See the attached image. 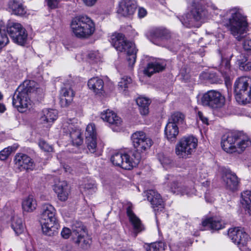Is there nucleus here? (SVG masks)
<instances>
[{"instance_id": "nucleus-1", "label": "nucleus", "mask_w": 251, "mask_h": 251, "mask_svg": "<svg viewBox=\"0 0 251 251\" xmlns=\"http://www.w3.org/2000/svg\"><path fill=\"white\" fill-rule=\"evenodd\" d=\"M42 91L35 81L30 80H25L17 88L13 96V105L20 112H24L25 109L31 105V96Z\"/></svg>"}, {"instance_id": "nucleus-2", "label": "nucleus", "mask_w": 251, "mask_h": 251, "mask_svg": "<svg viewBox=\"0 0 251 251\" xmlns=\"http://www.w3.org/2000/svg\"><path fill=\"white\" fill-rule=\"evenodd\" d=\"M221 144L226 152L240 154L251 145V141L242 131L233 130L222 136Z\"/></svg>"}, {"instance_id": "nucleus-3", "label": "nucleus", "mask_w": 251, "mask_h": 251, "mask_svg": "<svg viewBox=\"0 0 251 251\" xmlns=\"http://www.w3.org/2000/svg\"><path fill=\"white\" fill-rule=\"evenodd\" d=\"M55 208L49 203L42 205L40 223L43 233L48 236H53L57 233L59 224L57 219Z\"/></svg>"}, {"instance_id": "nucleus-4", "label": "nucleus", "mask_w": 251, "mask_h": 251, "mask_svg": "<svg viewBox=\"0 0 251 251\" xmlns=\"http://www.w3.org/2000/svg\"><path fill=\"white\" fill-rule=\"evenodd\" d=\"M111 43L118 51L126 54L128 65L132 67L136 58L137 50L134 43L127 40L123 33L117 32L111 35Z\"/></svg>"}, {"instance_id": "nucleus-5", "label": "nucleus", "mask_w": 251, "mask_h": 251, "mask_svg": "<svg viewBox=\"0 0 251 251\" xmlns=\"http://www.w3.org/2000/svg\"><path fill=\"white\" fill-rule=\"evenodd\" d=\"M230 15L228 25L231 34L238 40L242 39L247 26L246 17L243 14L242 9L234 8L226 12V16Z\"/></svg>"}, {"instance_id": "nucleus-6", "label": "nucleus", "mask_w": 251, "mask_h": 251, "mask_svg": "<svg viewBox=\"0 0 251 251\" xmlns=\"http://www.w3.org/2000/svg\"><path fill=\"white\" fill-rule=\"evenodd\" d=\"M71 26L75 36L80 38L90 37L95 30L94 22L86 16L75 17L72 20Z\"/></svg>"}, {"instance_id": "nucleus-7", "label": "nucleus", "mask_w": 251, "mask_h": 251, "mask_svg": "<svg viewBox=\"0 0 251 251\" xmlns=\"http://www.w3.org/2000/svg\"><path fill=\"white\" fill-rule=\"evenodd\" d=\"M234 93L236 101L240 104L251 102V79L247 76L237 79L234 84Z\"/></svg>"}, {"instance_id": "nucleus-8", "label": "nucleus", "mask_w": 251, "mask_h": 251, "mask_svg": "<svg viewBox=\"0 0 251 251\" xmlns=\"http://www.w3.org/2000/svg\"><path fill=\"white\" fill-rule=\"evenodd\" d=\"M132 144L135 151L133 152L138 154L141 160L150 150L153 144L152 140L146 134L141 131H136L131 136Z\"/></svg>"}, {"instance_id": "nucleus-9", "label": "nucleus", "mask_w": 251, "mask_h": 251, "mask_svg": "<svg viewBox=\"0 0 251 251\" xmlns=\"http://www.w3.org/2000/svg\"><path fill=\"white\" fill-rule=\"evenodd\" d=\"M198 145V139L193 135L181 138L176 146L175 152L179 157L186 159L195 151Z\"/></svg>"}, {"instance_id": "nucleus-10", "label": "nucleus", "mask_w": 251, "mask_h": 251, "mask_svg": "<svg viewBox=\"0 0 251 251\" xmlns=\"http://www.w3.org/2000/svg\"><path fill=\"white\" fill-rule=\"evenodd\" d=\"M225 97L220 91L209 90L204 93L201 98V104L212 109L221 108L225 104Z\"/></svg>"}, {"instance_id": "nucleus-11", "label": "nucleus", "mask_w": 251, "mask_h": 251, "mask_svg": "<svg viewBox=\"0 0 251 251\" xmlns=\"http://www.w3.org/2000/svg\"><path fill=\"white\" fill-rule=\"evenodd\" d=\"M146 35L152 43L161 46L167 44L172 37L171 31L162 26L151 28Z\"/></svg>"}, {"instance_id": "nucleus-12", "label": "nucleus", "mask_w": 251, "mask_h": 251, "mask_svg": "<svg viewBox=\"0 0 251 251\" xmlns=\"http://www.w3.org/2000/svg\"><path fill=\"white\" fill-rule=\"evenodd\" d=\"M7 31L14 43L21 46H25L26 44L28 34L21 24L9 23L7 25Z\"/></svg>"}, {"instance_id": "nucleus-13", "label": "nucleus", "mask_w": 251, "mask_h": 251, "mask_svg": "<svg viewBox=\"0 0 251 251\" xmlns=\"http://www.w3.org/2000/svg\"><path fill=\"white\" fill-rule=\"evenodd\" d=\"M228 236L237 245L241 251H249L247 246L249 237L243 230L239 227L230 228L228 231Z\"/></svg>"}, {"instance_id": "nucleus-14", "label": "nucleus", "mask_w": 251, "mask_h": 251, "mask_svg": "<svg viewBox=\"0 0 251 251\" xmlns=\"http://www.w3.org/2000/svg\"><path fill=\"white\" fill-rule=\"evenodd\" d=\"M222 178L226 189L231 192L238 190L240 179L229 169L223 170Z\"/></svg>"}, {"instance_id": "nucleus-15", "label": "nucleus", "mask_w": 251, "mask_h": 251, "mask_svg": "<svg viewBox=\"0 0 251 251\" xmlns=\"http://www.w3.org/2000/svg\"><path fill=\"white\" fill-rule=\"evenodd\" d=\"M191 6V13L197 22L204 19L207 16L208 11L205 0H193Z\"/></svg>"}, {"instance_id": "nucleus-16", "label": "nucleus", "mask_w": 251, "mask_h": 251, "mask_svg": "<svg viewBox=\"0 0 251 251\" xmlns=\"http://www.w3.org/2000/svg\"><path fill=\"white\" fill-rule=\"evenodd\" d=\"M15 167L19 171L33 170L34 164L33 160L27 154L17 153L14 158Z\"/></svg>"}, {"instance_id": "nucleus-17", "label": "nucleus", "mask_w": 251, "mask_h": 251, "mask_svg": "<svg viewBox=\"0 0 251 251\" xmlns=\"http://www.w3.org/2000/svg\"><path fill=\"white\" fill-rule=\"evenodd\" d=\"M86 144L89 151L94 153L97 151V132L94 124H89L85 132Z\"/></svg>"}, {"instance_id": "nucleus-18", "label": "nucleus", "mask_w": 251, "mask_h": 251, "mask_svg": "<svg viewBox=\"0 0 251 251\" xmlns=\"http://www.w3.org/2000/svg\"><path fill=\"white\" fill-rule=\"evenodd\" d=\"M148 200L151 202L155 214L162 211L164 208V202L161 195L154 190H149L146 192Z\"/></svg>"}, {"instance_id": "nucleus-19", "label": "nucleus", "mask_w": 251, "mask_h": 251, "mask_svg": "<svg viewBox=\"0 0 251 251\" xmlns=\"http://www.w3.org/2000/svg\"><path fill=\"white\" fill-rule=\"evenodd\" d=\"M132 206L128 205L126 208V215L129 221L132 226L133 229L136 235L145 230V226L141 220L135 214L132 210Z\"/></svg>"}, {"instance_id": "nucleus-20", "label": "nucleus", "mask_w": 251, "mask_h": 251, "mask_svg": "<svg viewBox=\"0 0 251 251\" xmlns=\"http://www.w3.org/2000/svg\"><path fill=\"white\" fill-rule=\"evenodd\" d=\"M137 8V3L135 0H123L120 2L117 12L123 16L133 14Z\"/></svg>"}, {"instance_id": "nucleus-21", "label": "nucleus", "mask_w": 251, "mask_h": 251, "mask_svg": "<svg viewBox=\"0 0 251 251\" xmlns=\"http://www.w3.org/2000/svg\"><path fill=\"white\" fill-rule=\"evenodd\" d=\"M166 66V62L161 60L149 63L143 71L144 74L148 76H151L154 73H159L164 70Z\"/></svg>"}, {"instance_id": "nucleus-22", "label": "nucleus", "mask_w": 251, "mask_h": 251, "mask_svg": "<svg viewBox=\"0 0 251 251\" xmlns=\"http://www.w3.org/2000/svg\"><path fill=\"white\" fill-rule=\"evenodd\" d=\"M170 190L174 194L180 195L181 196L187 195L191 196L195 192L194 188H188L182 185L177 181H174L171 184Z\"/></svg>"}, {"instance_id": "nucleus-23", "label": "nucleus", "mask_w": 251, "mask_h": 251, "mask_svg": "<svg viewBox=\"0 0 251 251\" xmlns=\"http://www.w3.org/2000/svg\"><path fill=\"white\" fill-rule=\"evenodd\" d=\"M233 55L226 57L221 55V63L219 66L220 71L225 77L227 79L230 78L231 73L230 60Z\"/></svg>"}, {"instance_id": "nucleus-24", "label": "nucleus", "mask_w": 251, "mask_h": 251, "mask_svg": "<svg viewBox=\"0 0 251 251\" xmlns=\"http://www.w3.org/2000/svg\"><path fill=\"white\" fill-rule=\"evenodd\" d=\"M75 93L71 88H63L60 91V103L62 107H67L73 101Z\"/></svg>"}, {"instance_id": "nucleus-25", "label": "nucleus", "mask_w": 251, "mask_h": 251, "mask_svg": "<svg viewBox=\"0 0 251 251\" xmlns=\"http://www.w3.org/2000/svg\"><path fill=\"white\" fill-rule=\"evenodd\" d=\"M53 190L57 194L59 199L61 201L67 200L69 195V189L67 182L62 181L59 182L54 186Z\"/></svg>"}, {"instance_id": "nucleus-26", "label": "nucleus", "mask_w": 251, "mask_h": 251, "mask_svg": "<svg viewBox=\"0 0 251 251\" xmlns=\"http://www.w3.org/2000/svg\"><path fill=\"white\" fill-rule=\"evenodd\" d=\"M101 118L104 121L111 125L119 126L122 123L121 119L117 114L109 109L103 111L101 114Z\"/></svg>"}, {"instance_id": "nucleus-27", "label": "nucleus", "mask_w": 251, "mask_h": 251, "mask_svg": "<svg viewBox=\"0 0 251 251\" xmlns=\"http://www.w3.org/2000/svg\"><path fill=\"white\" fill-rule=\"evenodd\" d=\"M165 135L170 142H175L179 130L176 125L173 123L168 122L165 128Z\"/></svg>"}, {"instance_id": "nucleus-28", "label": "nucleus", "mask_w": 251, "mask_h": 251, "mask_svg": "<svg viewBox=\"0 0 251 251\" xmlns=\"http://www.w3.org/2000/svg\"><path fill=\"white\" fill-rule=\"evenodd\" d=\"M202 226L213 230H219L224 227L221 220L217 217H209L204 220L202 222Z\"/></svg>"}, {"instance_id": "nucleus-29", "label": "nucleus", "mask_w": 251, "mask_h": 251, "mask_svg": "<svg viewBox=\"0 0 251 251\" xmlns=\"http://www.w3.org/2000/svg\"><path fill=\"white\" fill-rule=\"evenodd\" d=\"M104 82L102 79L98 77H94L88 81L89 88L96 94L101 93L103 91Z\"/></svg>"}, {"instance_id": "nucleus-30", "label": "nucleus", "mask_w": 251, "mask_h": 251, "mask_svg": "<svg viewBox=\"0 0 251 251\" xmlns=\"http://www.w3.org/2000/svg\"><path fill=\"white\" fill-rule=\"evenodd\" d=\"M70 137L74 145L79 146L83 143L82 133L80 129L70 127Z\"/></svg>"}, {"instance_id": "nucleus-31", "label": "nucleus", "mask_w": 251, "mask_h": 251, "mask_svg": "<svg viewBox=\"0 0 251 251\" xmlns=\"http://www.w3.org/2000/svg\"><path fill=\"white\" fill-rule=\"evenodd\" d=\"M57 119V112L53 109H45L42 111L40 118L43 123H53Z\"/></svg>"}, {"instance_id": "nucleus-32", "label": "nucleus", "mask_w": 251, "mask_h": 251, "mask_svg": "<svg viewBox=\"0 0 251 251\" xmlns=\"http://www.w3.org/2000/svg\"><path fill=\"white\" fill-rule=\"evenodd\" d=\"M123 159V163H126L127 165H129L130 170L137 165L141 160L139 155H136L133 152H130V154L124 153Z\"/></svg>"}, {"instance_id": "nucleus-33", "label": "nucleus", "mask_w": 251, "mask_h": 251, "mask_svg": "<svg viewBox=\"0 0 251 251\" xmlns=\"http://www.w3.org/2000/svg\"><path fill=\"white\" fill-rule=\"evenodd\" d=\"M136 103L139 106L140 113L142 115H146L149 113V106L151 103L149 99L144 97H139L136 99Z\"/></svg>"}, {"instance_id": "nucleus-34", "label": "nucleus", "mask_w": 251, "mask_h": 251, "mask_svg": "<svg viewBox=\"0 0 251 251\" xmlns=\"http://www.w3.org/2000/svg\"><path fill=\"white\" fill-rule=\"evenodd\" d=\"M75 236H76L77 238L75 241L76 244L84 249L89 248L91 240L87 232H83V233H80V234Z\"/></svg>"}, {"instance_id": "nucleus-35", "label": "nucleus", "mask_w": 251, "mask_h": 251, "mask_svg": "<svg viewBox=\"0 0 251 251\" xmlns=\"http://www.w3.org/2000/svg\"><path fill=\"white\" fill-rule=\"evenodd\" d=\"M182 24L186 27L191 28L196 26L197 22L191 13H186L181 16H177Z\"/></svg>"}, {"instance_id": "nucleus-36", "label": "nucleus", "mask_w": 251, "mask_h": 251, "mask_svg": "<svg viewBox=\"0 0 251 251\" xmlns=\"http://www.w3.org/2000/svg\"><path fill=\"white\" fill-rule=\"evenodd\" d=\"M124 154L121 153H116L111 157V161L112 163L117 166H120L122 168L125 170H130L129 165H127L126 163H123Z\"/></svg>"}, {"instance_id": "nucleus-37", "label": "nucleus", "mask_w": 251, "mask_h": 251, "mask_svg": "<svg viewBox=\"0 0 251 251\" xmlns=\"http://www.w3.org/2000/svg\"><path fill=\"white\" fill-rule=\"evenodd\" d=\"M241 203L246 210L251 215V191L247 190L241 193Z\"/></svg>"}, {"instance_id": "nucleus-38", "label": "nucleus", "mask_w": 251, "mask_h": 251, "mask_svg": "<svg viewBox=\"0 0 251 251\" xmlns=\"http://www.w3.org/2000/svg\"><path fill=\"white\" fill-rule=\"evenodd\" d=\"M9 7L12 10V13L16 15H23L25 13V10L22 4L13 0L9 3Z\"/></svg>"}, {"instance_id": "nucleus-39", "label": "nucleus", "mask_w": 251, "mask_h": 251, "mask_svg": "<svg viewBox=\"0 0 251 251\" xmlns=\"http://www.w3.org/2000/svg\"><path fill=\"white\" fill-rule=\"evenodd\" d=\"M36 203L32 196H29L22 202V207L25 211L32 212L36 208Z\"/></svg>"}, {"instance_id": "nucleus-40", "label": "nucleus", "mask_w": 251, "mask_h": 251, "mask_svg": "<svg viewBox=\"0 0 251 251\" xmlns=\"http://www.w3.org/2000/svg\"><path fill=\"white\" fill-rule=\"evenodd\" d=\"M237 62L240 70L244 71H249L251 70V62L249 61L245 55L241 54Z\"/></svg>"}, {"instance_id": "nucleus-41", "label": "nucleus", "mask_w": 251, "mask_h": 251, "mask_svg": "<svg viewBox=\"0 0 251 251\" xmlns=\"http://www.w3.org/2000/svg\"><path fill=\"white\" fill-rule=\"evenodd\" d=\"M11 227L16 234L19 235L22 233L24 230L22 219L18 217H14Z\"/></svg>"}, {"instance_id": "nucleus-42", "label": "nucleus", "mask_w": 251, "mask_h": 251, "mask_svg": "<svg viewBox=\"0 0 251 251\" xmlns=\"http://www.w3.org/2000/svg\"><path fill=\"white\" fill-rule=\"evenodd\" d=\"M166 247L164 242L159 241L152 243L148 245L147 251H163Z\"/></svg>"}, {"instance_id": "nucleus-43", "label": "nucleus", "mask_w": 251, "mask_h": 251, "mask_svg": "<svg viewBox=\"0 0 251 251\" xmlns=\"http://www.w3.org/2000/svg\"><path fill=\"white\" fill-rule=\"evenodd\" d=\"M73 234L74 236L83 233V232H87V229L82 223L79 221L75 222L72 226Z\"/></svg>"}, {"instance_id": "nucleus-44", "label": "nucleus", "mask_w": 251, "mask_h": 251, "mask_svg": "<svg viewBox=\"0 0 251 251\" xmlns=\"http://www.w3.org/2000/svg\"><path fill=\"white\" fill-rule=\"evenodd\" d=\"M184 120V115L180 112H175L172 115L168 122L173 123L177 126L183 123Z\"/></svg>"}, {"instance_id": "nucleus-45", "label": "nucleus", "mask_w": 251, "mask_h": 251, "mask_svg": "<svg viewBox=\"0 0 251 251\" xmlns=\"http://www.w3.org/2000/svg\"><path fill=\"white\" fill-rule=\"evenodd\" d=\"M9 42V40L4 29L0 27V50Z\"/></svg>"}, {"instance_id": "nucleus-46", "label": "nucleus", "mask_w": 251, "mask_h": 251, "mask_svg": "<svg viewBox=\"0 0 251 251\" xmlns=\"http://www.w3.org/2000/svg\"><path fill=\"white\" fill-rule=\"evenodd\" d=\"M157 158L163 167H165L172 162L171 158L166 156L163 153H158Z\"/></svg>"}, {"instance_id": "nucleus-47", "label": "nucleus", "mask_w": 251, "mask_h": 251, "mask_svg": "<svg viewBox=\"0 0 251 251\" xmlns=\"http://www.w3.org/2000/svg\"><path fill=\"white\" fill-rule=\"evenodd\" d=\"M38 146L42 151L45 152H50L53 151L52 147L43 139L39 140Z\"/></svg>"}, {"instance_id": "nucleus-48", "label": "nucleus", "mask_w": 251, "mask_h": 251, "mask_svg": "<svg viewBox=\"0 0 251 251\" xmlns=\"http://www.w3.org/2000/svg\"><path fill=\"white\" fill-rule=\"evenodd\" d=\"M87 58L90 62H97L100 60V56L98 51H90L87 54Z\"/></svg>"}, {"instance_id": "nucleus-49", "label": "nucleus", "mask_w": 251, "mask_h": 251, "mask_svg": "<svg viewBox=\"0 0 251 251\" xmlns=\"http://www.w3.org/2000/svg\"><path fill=\"white\" fill-rule=\"evenodd\" d=\"M131 83V79L127 76H124L122 78L121 81L119 82L118 86L120 88L124 89V90L127 88Z\"/></svg>"}, {"instance_id": "nucleus-50", "label": "nucleus", "mask_w": 251, "mask_h": 251, "mask_svg": "<svg viewBox=\"0 0 251 251\" xmlns=\"http://www.w3.org/2000/svg\"><path fill=\"white\" fill-rule=\"evenodd\" d=\"M180 42L178 41H173L172 38L169 40L168 43L166 45L168 46V48L170 49L173 51L176 52L179 49L180 46Z\"/></svg>"}, {"instance_id": "nucleus-51", "label": "nucleus", "mask_w": 251, "mask_h": 251, "mask_svg": "<svg viewBox=\"0 0 251 251\" xmlns=\"http://www.w3.org/2000/svg\"><path fill=\"white\" fill-rule=\"evenodd\" d=\"M12 151V148L8 147L0 151V159L1 160H5L11 154Z\"/></svg>"}, {"instance_id": "nucleus-52", "label": "nucleus", "mask_w": 251, "mask_h": 251, "mask_svg": "<svg viewBox=\"0 0 251 251\" xmlns=\"http://www.w3.org/2000/svg\"><path fill=\"white\" fill-rule=\"evenodd\" d=\"M243 48L249 55H251V39H246L243 43Z\"/></svg>"}, {"instance_id": "nucleus-53", "label": "nucleus", "mask_w": 251, "mask_h": 251, "mask_svg": "<svg viewBox=\"0 0 251 251\" xmlns=\"http://www.w3.org/2000/svg\"><path fill=\"white\" fill-rule=\"evenodd\" d=\"M48 6L51 9H54L57 7L59 0H46Z\"/></svg>"}, {"instance_id": "nucleus-54", "label": "nucleus", "mask_w": 251, "mask_h": 251, "mask_svg": "<svg viewBox=\"0 0 251 251\" xmlns=\"http://www.w3.org/2000/svg\"><path fill=\"white\" fill-rule=\"evenodd\" d=\"M71 234V230L67 227H64L61 232L62 237L64 239H68Z\"/></svg>"}, {"instance_id": "nucleus-55", "label": "nucleus", "mask_w": 251, "mask_h": 251, "mask_svg": "<svg viewBox=\"0 0 251 251\" xmlns=\"http://www.w3.org/2000/svg\"><path fill=\"white\" fill-rule=\"evenodd\" d=\"M197 119L199 120H201L202 123L206 124L207 125H208V119L204 117L202 112L201 111H198L197 114Z\"/></svg>"}, {"instance_id": "nucleus-56", "label": "nucleus", "mask_w": 251, "mask_h": 251, "mask_svg": "<svg viewBox=\"0 0 251 251\" xmlns=\"http://www.w3.org/2000/svg\"><path fill=\"white\" fill-rule=\"evenodd\" d=\"M147 14L146 10L144 8H139L138 9V15L140 18H144Z\"/></svg>"}, {"instance_id": "nucleus-57", "label": "nucleus", "mask_w": 251, "mask_h": 251, "mask_svg": "<svg viewBox=\"0 0 251 251\" xmlns=\"http://www.w3.org/2000/svg\"><path fill=\"white\" fill-rule=\"evenodd\" d=\"M6 110L5 105L2 103H0V112L3 113Z\"/></svg>"}, {"instance_id": "nucleus-58", "label": "nucleus", "mask_w": 251, "mask_h": 251, "mask_svg": "<svg viewBox=\"0 0 251 251\" xmlns=\"http://www.w3.org/2000/svg\"><path fill=\"white\" fill-rule=\"evenodd\" d=\"M162 4H164V3L165 2V0H158Z\"/></svg>"}, {"instance_id": "nucleus-59", "label": "nucleus", "mask_w": 251, "mask_h": 251, "mask_svg": "<svg viewBox=\"0 0 251 251\" xmlns=\"http://www.w3.org/2000/svg\"><path fill=\"white\" fill-rule=\"evenodd\" d=\"M2 98V96L1 95V94L0 93V100Z\"/></svg>"}, {"instance_id": "nucleus-60", "label": "nucleus", "mask_w": 251, "mask_h": 251, "mask_svg": "<svg viewBox=\"0 0 251 251\" xmlns=\"http://www.w3.org/2000/svg\"><path fill=\"white\" fill-rule=\"evenodd\" d=\"M100 153H96V155H100Z\"/></svg>"}, {"instance_id": "nucleus-61", "label": "nucleus", "mask_w": 251, "mask_h": 251, "mask_svg": "<svg viewBox=\"0 0 251 251\" xmlns=\"http://www.w3.org/2000/svg\"><path fill=\"white\" fill-rule=\"evenodd\" d=\"M85 188L88 189L89 188L86 186L85 187Z\"/></svg>"}]
</instances>
